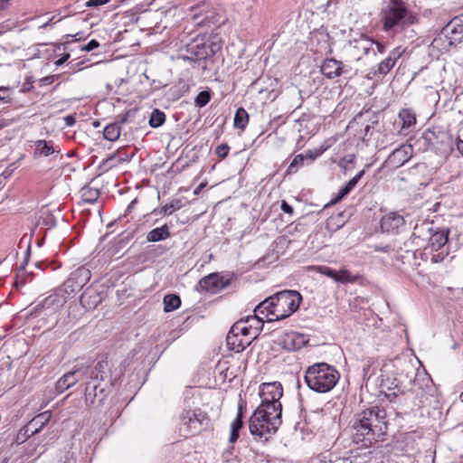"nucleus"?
Wrapping results in <instances>:
<instances>
[{
    "label": "nucleus",
    "instance_id": "1",
    "mask_svg": "<svg viewBox=\"0 0 463 463\" xmlns=\"http://www.w3.org/2000/svg\"><path fill=\"white\" fill-rule=\"evenodd\" d=\"M283 388L280 383H265L260 385L261 403L250 418V431L255 439L268 440L280 426Z\"/></svg>",
    "mask_w": 463,
    "mask_h": 463
},
{
    "label": "nucleus",
    "instance_id": "2",
    "mask_svg": "<svg viewBox=\"0 0 463 463\" xmlns=\"http://www.w3.org/2000/svg\"><path fill=\"white\" fill-rule=\"evenodd\" d=\"M386 411L379 407L367 409L353 420L352 440L361 447H369L385 434Z\"/></svg>",
    "mask_w": 463,
    "mask_h": 463
},
{
    "label": "nucleus",
    "instance_id": "3",
    "mask_svg": "<svg viewBox=\"0 0 463 463\" xmlns=\"http://www.w3.org/2000/svg\"><path fill=\"white\" fill-rule=\"evenodd\" d=\"M416 22V16L402 0H390L381 11L383 30L392 37L402 33Z\"/></svg>",
    "mask_w": 463,
    "mask_h": 463
},
{
    "label": "nucleus",
    "instance_id": "4",
    "mask_svg": "<svg viewBox=\"0 0 463 463\" xmlns=\"http://www.w3.org/2000/svg\"><path fill=\"white\" fill-rule=\"evenodd\" d=\"M338 371L326 363H317L307 367L305 382L314 392L326 393L331 391L339 381Z\"/></svg>",
    "mask_w": 463,
    "mask_h": 463
},
{
    "label": "nucleus",
    "instance_id": "5",
    "mask_svg": "<svg viewBox=\"0 0 463 463\" xmlns=\"http://www.w3.org/2000/svg\"><path fill=\"white\" fill-rule=\"evenodd\" d=\"M275 300V318L268 321L281 320L296 312L302 301V297L297 290H283L271 296Z\"/></svg>",
    "mask_w": 463,
    "mask_h": 463
},
{
    "label": "nucleus",
    "instance_id": "6",
    "mask_svg": "<svg viewBox=\"0 0 463 463\" xmlns=\"http://www.w3.org/2000/svg\"><path fill=\"white\" fill-rule=\"evenodd\" d=\"M180 432L184 437L200 433L209 426V418L201 409L184 410L181 416Z\"/></svg>",
    "mask_w": 463,
    "mask_h": 463
},
{
    "label": "nucleus",
    "instance_id": "7",
    "mask_svg": "<svg viewBox=\"0 0 463 463\" xmlns=\"http://www.w3.org/2000/svg\"><path fill=\"white\" fill-rule=\"evenodd\" d=\"M192 12L191 20L188 24L193 28L203 29L210 28L212 25L219 22V14L216 11L206 2H201L196 5L190 7Z\"/></svg>",
    "mask_w": 463,
    "mask_h": 463
},
{
    "label": "nucleus",
    "instance_id": "8",
    "mask_svg": "<svg viewBox=\"0 0 463 463\" xmlns=\"http://www.w3.org/2000/svg\"><path fill=\"white\" fill-rule=\"evenodd\" d=\"M203 31L199 32L196 38L187 44L188 52L197 59H205L213 55L222 46L221 37L218 33L211 34L207 42L203 38L199 39Z\"/></svg>",
    "mask_w": 463,
    "mask_h": 463
},
{
    "label": "nucleus",
    "instance_id": "9",
    "mask_svg": "<svg viewBox=\"0 0 463 463\" xmlns=\"http://www.w3.org/2000/svg\"><path fill=\"white\" fill-rule=\"evenodd\" d=\"M463 38V15L454 17L440 31V33L436 37L432 44L439 45V42L444 40L447 43L444 46H452L461 42Z\"/></svg>",
    "mask_w": 463,
    "mask_h": 463
},
{
    "label": "nucleus",
    "instance_id": "10",
    "mask_svg": "<svg viewBox=\"0 0 463 463\" xmlns=\"http://www.w3.org/2000/svg\"><path fill=\"white\" fill-rule=\"evenodd\" d=\"M90 270L85 267H80L70 274V277L60 288L68 298L80 291L90 279Z\"/></svg>",
    "mask_w": 463,
    "mask_h": 463
},
{
    "label": "nucleus",
    "instance_id": "11",
    "mask_svg": "<svg viewBox=\"0 0 463 463\" xmlns=\"http://www.w3.org/2000/svg\"><path fill=\"white\" fill-rule=\"evenodd\" d=\"M348 54L355 61H359L363 56L367 55L373 46V40L361 36L359 39H354L348 43Z\"/></svg>",
    "mask_w": 463,
    "mask_h": 463
},
{
    "label": "nucleus",
    "instance_id": "12",
    "mask_svg": "<svg viewBox=\"0 0 463 463\" xmlns=\"http://www.w3.org/2000/svg\"><path fill=\"white\" fill-rule=\"evenodd\" d=\"M89 373L88 370L82 368H77L73 371L68 372L63 374L55 384V388L59 392H63L71 386H73L79 381L85 379V374Z\"/></svg>",
    "mask_w": 463,
    "mask_h": 463
},
{
    "label": "nucleus",
    "instance_id": "13",
    "mask_svg": "<svg viewBox=\"0 0 463 463\" xmlns=\"http://www.w3.org/2000/svg\"><path fill=\"white\" fill-rule=\"evenodd\" d=\"M248 322L256 323L260 325L263 322V317L258 316H250L246 319L237 321L230 329V332L239 335L240 336L250 337V342L257 337V331L251 332L248 327Z\"/></svg>",
    "mask_w": 463,
    "mask_h": 463
},
{
    "label": "nucleus",
    "instance_id": "14",
    "mask_svg": "<svg viewBox=\"0 0 463 463\" xmlns=\"http://www.w3.org/2000/svg\"><path fill=\"white\" fill-rule=\"evenodd\" d=\"M277 343L287 351H295L304 345L305 336L297 332H287L279 336Z\"/></svg>",
    "mask_w": 463,
    "mask_h": 463
},
{
    "label": "nucleus",
    "instance_id": "15",
    "mask_svg": "<svg viewBox=\"0 0 463 463\" xmlns=\"http://www.w3.org/2000/svg\"><path fill=\"white\" fill-rule=\"evenodd\" d=\"M412 146L402 145L388 156L386 163L393 168H398L409 161L412 156Z\"/></svg>",
    "mask_w": 463,
    "mask_h": 463
},
{
    "label": "nucleus",
    "instance_id": "16",
    "mask_svg": "<svg viewBox=\"0 0 463 463\" xmlns=\"http://www.w3.org/2000/svg\"><path fill=\"white\" fill-rule=\"evenodd\" d=\"M200 287L211 293H217L221 289L224 288L227 282L224 281L223 278L217 273H212L205 276L199 281Z\"/></svg>",
    "mask_w": 463,
    "mask_h": 463
},
{
    "label": "nucleus",
    "instance_id": "17",
    "mask_svg": "<svg viewBox=\"0 0 463 463\" xmlns=\"http://www.w3.org/2000/svg\"><path fill=\"white\" fill-rule=\"evenodd\" d=\"M98 381L99 380H90L86 383L84 396L87 404H93L97 398L99 402H102L106 396L104 388L100 387Z\"/></svg>",
    "mask_w": 463,
    "mask_h": 463
},
{
    "label": "nucleus",
    "instance_id": "18",
    "mask_svg": "<svg viewBox=\"0 0 463 463\" xmlns=\"http://www.w3.org/2000/svg\"><path fill=\"white\" fill-rule=\"evenodd\" d=\"M403 225V217L395 213H389L381 220V229L383 232H395Z\"/></svg>",
    "mask_w": 463,
    "mask_h": 463
},
{
    "label": "nucleus",
    "instance_id": "19",
    "mask_svg": "<svg viewBox=\"0 0 463 463\" xmlns=\"http://www.w3.org/2000/svg\"><path fill=\"white\" fill-rule=\"evenodd\" d=\"M68 297L60 291V288L58 290L44 298L42 303V307L44 309H50L52 312L58 311L67 301Z\"/></svg>",
    "mask_w": 463,
    "mask_h": 463
},
{
    "label": "nucleus",
    "instance_id": "20",
    "mask_svg": "<svg viewBox=\"0 0 463 463\" xmlns=\"http://www.w3.org/2000/svg\"><path fill=\"white\" fill-rule=\"evenodd\" d=\"M428 231L431 233L426 249H429L431 252L439 250L448 242L449 232L440 230L432 232L430 228H428Z\"/></svg>",
    "mask_w": 463,
    "mask_h": 463
},
{
    "label": "nucleus",
    "instance_id": "21",
    "mask_svg": "<svg viewBox=\"0 0 463 463\" xmlns=\"http://www.w3.org/2000/svg\"><path fill=\"white\" fill-rule=\"evenodd\" d=\"M102 300L100 294L93 287L87 288L80 296V304L87 309L95 308Z\"/></svg>",
    "mask_w": 463,
    "mask_h": 463
},
{
    "label": "nucleus",
    "instance_id": "22",
    "mask_svg": "<svg viewBox=\"0 0 463 463\" xmlns=\"http://www.w3.org/2000/svg\"><path fill=\"white\" fill-rule=\"evenodd\" d=\"M226 342L229 349L240 353L250 345V337L240 336L229 331Z\"/></svg>",
    "mask_w": 463,
    "mask_h": 463
},
{
    "label": "nucleus",
    "instance_id": "23",
    "mask_svg": "<svg viewBox=\"0 0 463 463\" xmlns=\"http://www.w3.org/2000/svg\"><path fill=\"white\" fill-rule=\"evenodd\" d=\"M403 50L401 48L393 49L387 58L382 61L378 65L377 71L379 74L385 75L387 74L395 65L396 61L402 55Z\"/></svg>",
    "mask_w": 463,
    "mask_h": 463
},
{
    "label": "nucleus",
    "instance_id": "24",
    "mask_svg": "<svg viewBox=\"0 0 463 463\" xmlns=\"http://www.w3.org/2000/svg\"><path fill=\"white\" fill-rule=\"evenodd\" d=\"M321 72L328 79L338 77L342 73V62L335 59H326L321 65Z\"/></svg>",
    "mask_w": 463,
    "mask_h": 463
},
{
    "label": "nucleus",
    "instance_id": "25",
    "mask_svg": "<svg viewBox=\"0 0 463 463\" xmlns=\"http://www.w3.org/2000/svg\"><path fill=\"white\" fill-rule=\"evenodd\" d=\"M432 385V379L425 369L417 370L413 379V391H428Z\"/></svg>",
    "mask_w": 463,
    "mask_h": 463
},
{
    "label": "nucleus",
    "instance_id": "26",
    "mask_svg": "<svg viewBox=\"0 0 463 463\" xmlns=\"http://www.w3.org/2000/svg\"><path fill=\"white\" fill-rule=\"evenodd\" d=\"M254 316L260 317V315H265L266 317L270 315L275 318V300L271 299V296L260 303L254 309Z\"/></svg>",
    "mask_w": 463,
    "mask_h": 463
},
{
    "label": "nucleus",
    "instance_id": "27",
    "mask_svg": "<svg viewBox=\"0 0 463 463\" xmlns=\"http://www.w3.org/2000/svg\"><path fill=\"white\" fill-rule=\"evenodd\" d=\"M108 363L105 360L98 361L93 367H86L82 368L83 370H88L89 373L85 374V379L90 380H103L102 373L104 370L107 368Z\"/></svg>",
    "mask_w": 463,
    "mask_h": 463
},
{
    "label": "nucleus",
    "instance_id": "28",
    "mask_svg": "<svg viewBox=\"0 0 463 463\" xmlns=\"http://www.w3.org/2000/svg\"><path fill=\"white\" fill-rule=\"evenodd\" d=\"M364 175V170L359 171L352 179H350L345 185L341 188L335 199V202H338L347 195L357 184L360 179Z\"/></svg>",
    "mask_w": 463,
    "mask_h": 463
},
{
    "label": "nucleus",
    "instance_id": "29",
    "mask_svg": "<svg viewBox=\"0 0 463 463\" xmlns=\"http://www.w3.org/2000/svg\"><path fill=\"white\" fill-rule=\"evenodd\" d=\"M398 118L402 121V129H408L416 125V115L410 109L400 110Z\"/></svg>",
    "mask_w": 463,
    "mask_h": 463
},
{
    "label": "nucleus",
    "instance_id": "30",
    "mask_svg": "<svg viewBox=\"0 0 463 463\" xmlns=\"http://www.w3.org/2000/svg\"><path fill=\"white\" fill-rule=\"evenodd\" d=\"M241 409H242L241 406H240L238 409V413H237L236 418L231 423V433H230V438H229L230 443L236 442V440L239 438L240 430L243 426Z\"/></svg>",
    "mask_w": 463,
    "mask_h": 463
},
{
    "label": "nucleus",
    "instance_id": "31",
    "mask_svg": "<svg viewBox=\"0 0 463 463\" xmlns=\"http://www.w3.org/2000/svg\"><path fill=\"white\" fill-rule=\"evenodd\" d=\"M170 237V232L166 224L161 227L155 228L150 231L146 235V241L151 242H156L165 240Z\"/></svg>",
    "mask_w": 463,
    "mask_h": 463
},
{
    "label": "nucleus",
    "instance_id": "32",
    "mask_svg": "<svg viewBox=\"0 0 463 463\" xmlns=\"http://www.w3.org/2000/svg\"><path fill=\"white\" fill-rule=\"evenodd\" d=\"M80 197L84 203H94L99 197V191L97 188L84 186L80 190Z\"/></svg>",
    "mask_w": 463,
    "mask_h": 463
},
{
    "label": "nucleus",
    "instance_id": "33",
    "mask_svg": "<svg viewBox=\"0 0 463 463\" xmlns=\"http://www.w3.org/2000/svg\"><path fill=\"white\" fill-rule=\"evenodd\" d=\"M249 122V114L243 108H239L234 115L233 125L235 128L243 130Z\"/></svg>",
    "mask_w": 463,
    "mask_h": 463
},
{
    "label": "nucleus",
    "instance_id": "34",
    "mask_svg": "<svg viewBox=\"0 0 463 463\" xmlns=\"http://www.w3.org/2000/svg\"><path fill=\"white\" fill-rule=\"evenodd\" d=\"M359 275H353L349 270L343 269L339 271H336L335 281L346 284V283H354L358 280Z\"/></svg>",
    "mask_w": 463,
    "mask_h": 463
},
{
    "label": "nucleus",
    "instance_id": "35",
    "mask_svg": "<svg viewBox=\"0 0 463 463\" xmlns=\"http://www.w3.org/2000/svg\"><path fill=\"white\" fill-rule=\"evenodd\" d=\"M165 312H171L177 309L181 305V299L177 295L168 294L164 298Z\"/></svg>",
    "mask_w": 463,
    "mask_h": 463
},
{
    "label": "nucleus",
    "instance_id": "36",
    "mask_svg": "<svg viewBox=\"0 0 463 463\" xmlns=\"http://www.w3.org/2000/svg\"><path fill=\"white\" fill-rule=\"evenodd\" d=\"M54 147L46 140L41 139L35 142V154L48 156L54 153Z\"/></svg>",
    "mask_w": 463,
    "mask_h": 463
},
{
    "label": "nucleus",
    "instance_id": "37",
    "mask_svg": "<svg viewBox=\"0 0 463 463\" xmlns=\"http://www.w3.org/2000/svg\"><path fill=\"white\" fill-rule=\"evenodd\" d=\"M104 138L109 141H116L120 136V128L118 123H111L105 127L103 131Z\"/></svg>",
    "mask_w": 463,
    "mask_h": 463
},
{
    "label": "nucleus",
    "instance_id": "38",
    "mask_svg": "<svg viewBox=\"0 0 463 463\" xmlns=\"http://www.w3.org/2000/svg\"><path fill=\"white\" fill-rule=\"evenodd\" d=\"M165 121V115L163 111L156 109L152 111L149 118V126L151 128H158Z\"/></svg>",
    "mask_w": 463,
    "mask_h": 463
},
{
    "label": "nucleus",
    "instance_id": "39",
    "mask_svg": "<svg viewBox=\"0 0 463 463\" xmlns=\"http://www.w3.org/2000/svg\"><path fill=\"white\" fill-rule=\"evenodd\" d=\"M50 418H51V415H50L49 411H45V412L39 414L34 419H33V420L30 423L31 425H34V426L40 425V428H36L35 430L33 431V434L40 431L41 428L50 420Z\"/></svg>",
    "mask_w": 463,
    "mask_h": 463
},
{
    "label": "nucleus",
    "instance_id": "40",
    "mask_svg": "<svg viewBox=\"0 0 463 463\" xmlns=\"http://www.w3.org/2000/svg\"><path fill=\"white\" fill-rule=\"evenodd\" d=\"M305 156L302 154L297 155L290 163L287 173L291 175L296 173L300 166L304 165Z\"/></svg>",
    "mask_w": 463,
    "mask_h": 463
},
{
    "label": "nucleus",
    "instance_id": "41",
    "mask_svg": "<svg viewBox=\"0 0 463 463\" xmlns=\"http://www.w3.org/2000/svg\"><path fill=\"white\" fill-rule=\"evenodd\" d=\"M182 207V202L180 199H175L171 201L169 203H166L161 208V213L165 214H171L174 211L180 209Z\"/></svg>",
    "mask_w": 463,
    "mask_h": 463
},
{
    "label": "nucleus",
    "instance_id": "42",
    "mask_svg": "<svg viewBox=\"0 0 463 463\" xmlns=\"http://www.w3.org/2000/svg\"><path fill=\"white\" fill-rule=\"evenodd\" d=\"M211 99V94L209 91L203 90L197 94L195 98V105L199 108L204 107Z\"/></svg>",
    "mask_w": 463,
    "mask_h": 463
},
{
    "label": "nucleus",
    "instance_id": "43",
    "mask_svg": "<svg viewBox=\"0 0 463 463\" xmlns=\"http://www.w3.org/2000/svg\"><path fill=\"white\" fill-rule=\"evenodd\" d=\"M315 270L323 274L332 279H335L336 270L327 267V266H316L313 268Z\"/></svg>",
    "mask_w": 463,
    "mask_h": 463
},
{
    "label": "nucleus",
    "instance_id": "44",
    "mask_svg": "<svg viewBox=\"0 0 463 463\" xmlns=\"http://www.w3.org/2000/svg\"><path fill=\"white\" fill-rule=\"evenodd\" d=\"M230 151V146L227 144H221L217 146L215 149V154L220 158H225L228 156V153Z\"/></svg>",
    "mask_w": 463,
    "mask_h": 463
},
{
    "label": "nucleus",
    "instance_id": "45",
    "mask_svg": "<svg viewBox=\"0 0 463 463\" xmlns=\"http://www.w3.org/2000/svg\"><path fill=\"white\" fill-rule=\"evenodd\" d=\"M33 79L32 76H27L26 79H25V81L24 82L23 86H22V92H29L33 90Z\"/></svg>",
    "mask_w": 463,
    "mask_h": 463
},
{
    "label": "nucleus",
    "instance_id": "46",
    "mask_svg": "<svg viewBox=\"0 0 463 463\" xmlns=\"http://www.w3.org/2000/svg\"><path fill=\"white\" fill-rule=\"evenodd\" d=\"M99 46V43L98 41L91 40L87 44L81 46L80 50L84 51V52H90V51L97 49Z\"/></svg>",
    "mask_w": 463,
    "mask_h": 463
},
{
    "label": "nucleus",
    "instance_id": "47",
    "mask_svg": "<svg viewBox=\"0 0 463 463\" xmlns=\"http://www.w3.org/2000/svg\"><path fill=\"white\" fill-rule=\"evenodd\" d=\"M108 2H109V0H89L88 2H86V6L87 7H97L99 5H103L107 4Z\"/></svg>",
    "mask_w": 463,
    "mask_h": 463
},
{
    "label": "nucleus",
    "instance_id": "48",
    "mask_svg": "<svg viewBox=\"0 0 463 463\" xmlns=\"http://www.w3.org/2000/svg\"><path fill=\"white\" fill-rule=\"evenodd\" d=\"M447 256L446 253L443 251L438 252L436 254H432L431 256V261L434 263H439L444 260L445 257Z\"/></svg>",
    "mask_w": 463,
    "mask_h": 463
},
{
    "label": "nucleus",
    "instance_id": "49",
    "mask_svg": "<svg viewBox=\"0 0 463 463\" xmlns=\"http://www.w3.org/2000/svg\"><path fill=\"white\" fill-rule=\"evenodd\" d=\"M56 78H57V76H55V75L43 77L40 80L41 85L42 86L50 85V84L53 83V81Z\"/></svg>",
    "mask_w": 463,
    "mask_h": 463
},
{
    "label": "nucleus",
    "instance_id": "50",
    "mask_svg": "<svg viewBox=\"0 0 463 463\" xmlns=\"http://www.w3.org/2000/svg\"><path fill=\"white\" fill-rule=\"evenodd\" d=\"M64 122L67 127H72L76 123L75 117L73 115H67L64 117Z\"/></svg>",
    "mask_w": 463,
    "mask_h": 463
},
{
    "label": "nucleus",
    "instance_id": "51",
    "mask_svg": "<svg viewBox=\"0 0 463 463\" xmlns=\"http://www.w3.org/2000/svg\"><path fill=\"white\" fill-rule=\"evenodd\" d=\"M281 210L288 214L293 213V208L291 205H289L286 201H282L281 203Z\"/></svg>",
    "mask_w": 463,
    "mask_h": 463
},
{
    "label": "nucleus",
    "instance_id": "52",
    "mask_svg": "<svg viewBox=\"0 0 463 463\" xmlns=\"http://www.w3.org/2000/svg\"><path fill=\"white\" fill-rule=\"evenodd\" d=\"M373 45L376 46L377 52L379 53H383L386 51V45L377 41H373Z\"/></svg>",
    "mask_w": 463,
    "mask_h": 463
},
{
    "label": "nucleus",
    "instance_id": "53",
    "mask_svg": "<svg viewBox=\"0 0 463 463\" xmlns=\"http://www.w3.org/2000/svg\"><path fill=\"white\" fill-rule=\"evenodd\" d=\"M263 322L260 325H256V323L253 322H248V327L251 332H254V330L257 331V335L259 334L260 328L262 326Z\"/></svg>",
    "mask_w": 463,
    "mask_h": 463
},
{
    "label": "nucleus",
    "instance_id": "54",
    "mask_svg": "<svg viewBox=\"0 0 463 463\" xmlns=\"http://www.w3.org/2000/svg\"><path fill=\"white\" fill-rule=\"evenodd\" d=\"M70 58V54L69 53H65L63 54L62 57H61L60 59H58L56 61H55V64L56 66H61L68 59Z\"/></svg>",
    "mask_w": 463,
    "mask_h": 463
},
{
    "label": "nucleus",
    "instance_id": "55",
    "mask_svg": "<svg viewBox=\"0 0 463 463\" xmlns=\"http://www.w3.org/2000/svg\"><path fill=\"white\" fill-rule=\"evenodd\" d=\"M8 90V88H5V87H2L0 88V92H6ZM5 99V97L2 96V93H0V100H4Z\"/></svg>",
    "mask_w": 463,
    "mask_h": 463
},
{
    "label": "nucleus",
    "instance_id": "56",
    "mask_svg": "<svg viewBox=\"0 0 463 463\" xmlns=\"http://www.w3.org/2000/svg\"><path fill=\"white\" fill-rule=\"evenodd\" d=\"M8 90V88H5V87H2L0 88V92H6ZM5 99V97L2 96V93H0V100H4Z\"/></svg>",
    "mask_w": 463,
    "mask_h": 463
},
{
    "label": "nucleus",
    "instance_id": "57",
    "mask_svg": "<svg viewBox=\"0 0 463 463\" xmlns=\"http://www.w3.org/2000/svg\"><path fill=\"white\" fill-rule=\"evenodd\" d=\"M203 186V184H200V185H199V186L194 190V194H197Z\"/></svg>",
    "mask_w": 463,
    "mask_h": 463
},
{
    "label": "nucleus",
    "instance_id": "58",
    "mask_svg": "<svg viewBox=\"0 0 463 463\" xmlns=\"http://www.w3.org/2000/svg\"><path fill=\"white\" fill-rule=\"evenodd\" d=\"M370 125H367L364 128L365 136L367 135L368 131L370 130Z\"/></svg>",
    "mask_w": 463,
    "mask_h": 463
},
{
    "label": "nucleus",
    "instance_id": "59",
    "mask_svg": "<svg viewBox=\"0 0 463 463\" xmlns=\"http://www.w3.org/2000/svg\"><path fill=\"white\" fill-rule=\"evenodd\" d=\"M120 121H121L122 123L127 122V116H124V117L121 118V120H120Z\"/></svg>",
    "mask_w": 463,
    "mask_h": 463
},
{
    "label": "nucleus",
    "instance_id": "60",
    "mask_svg": "<svg viewBox=\"0 0 463 463\" xmlns=\"http://www.w3.org/2000/svg\"><path fill=\"white\" fill-rule=\"evenodd\" d=\"M266 260V257L262 258L261 260H259V265L260 266V262H264Z\"/></svg>",
    "mask_w": 463,
    "mask_h": 463
},
{
    "label": "nucleus",
    "instance_id": "61",
    "mask_svg": "<svg viewBox=\"0 0 463 463\" xmlns=\"http://www.w3.org/2000/svg\"><path fill=\"white\" fill-rule=\"evenodd\" d=\"M51 21H52V19H51L49 22H47V23L43 24L42 27H46V26L49 24V23H50Z\"/></svg>",
    "mask_w": 463,
    "mask_h": 463
},
{
    "label": "nucleus",
    "instance_id": "62",
    "mask_svg": "<svg viewBox=\"0 0 463 463\" xmlns=\"http://www.w3.org/2000/svg\"><path fill=\"white\" fill-rule=\"evenodd\" d=\"M459 398L463 402V392L460 393Z\"/></svg>",
    "mask_w": 463,
    "mask_h": 463
},
{
    "label": "nucleus",
    "instance_id": "63",
    "mask_svg": "<svg viewBox=\"0 0 463 463\" xmlns=\"http://www.w3.org/2000/svg\"><path fill=\"white\" fill-rule=\"evenodd\" d=\"M308 158L314 159L315 157L310 154V155H308Z\"/></svg>",
    "mask_w": 463,
    "mask_h": 463
},
{
    "label": "nucleus",
    "instance_id": "64",
    "mask_svg": "<svg viewBox=\"0 0 463 463\" xmlns=\"http://www.w3.org/2000/svg\"><path fill=\"white\" fill-rule=\"evenodd\" d=\"M79 34H80L79 33H76V34H75V35H71V36H72V37H76V36H78Z\"/></svg>",
    "mask_w": 463,
    "mask_h": 463
}]
</instances>
